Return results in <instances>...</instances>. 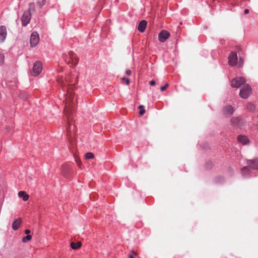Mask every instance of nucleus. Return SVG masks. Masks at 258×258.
Segmentation results:
<instances>
[{"instance_id": "35", "label": "nucleus", "mask_w": 258, "mask_h": 258, "mask_svg": "<svg viewBox=\"0 0 258 258\" xmlns=\"http://www.w3.org/2000/svg\"><path fill=\"white\" fill-rule=\"evenodd\" d=\"M244 13L245 14H247L249 13V10L248 9H245L244 11Z\"/></svg>"}, {"instance_id": "15", "label": "nucleus", "mask_w": 258, "mask_h": 258, "mask_svg": "<svg viewBox=\"0 0 258 258\" xmlns=\"http://www.w3.org/2000/svg\"><path fill=\"white\" fill-rule=\"evenodd\" d=\"M237 140L243 145H246L249 142L248 138L246 136L242 135H239L237 137Z\"/></svg>"}, {"instance_id": "17", "label": "nucleus", "mask_w": 258, "mask_h": 258, "mask_svg": "<svg viewBox=\"0 0 258 258\" xmlns=\"http://www.w3.org/2000/svg\"><path fill=\"white\" fill-rule=\"evenodd\" d=\"M18 196L20 198H22L23 200L24 201H27L28 200L29 196L26 194L25 191H20L18 193Z\"/></svg>"}, {"instance_id": "3", "label": "nucleus", "mask_w": 258, "mask_h": 258, "mask_svg": "<svg viewBox=\"0 0 258 258\" xmlns=\"http://www.w3.org/2000/svg\"><path fill=\"white\" fill-rule=\"evenodd\" d=\"M252 89L248 84L244 85L241 88L239 92V96L243 99L247 98L251 94Z\"/></svg>"}, {"instance_id": "32", "label": "nucleus", "mask_w": 258, "mask_h": 258, "mask_svg": "<svg viewBox=\"0 0 258 258\" xmlns=\"http://www.w3.org/2000/svg\"><path fill=\"white\" fill-rule=\"evenodd\" d=\"M156 83L155 81L152 80L150 82V85L151 86H154L155 85Z\"/></svg>"}, {"instance_id": "7", "label": "nucleus", "mask_w": 258, "mask_h": 258, "mask_svg": "<svg viewBox=\"0 0 258 258\" xmlns=\"http://www.w3.org/2000/svg\"><path fill=\"white\" fill-rule=\"evenodd\" d=\"M39 41V37L38 33L33 31L30 36V45L31 47L36 46Z\"/></svg>"}, {"instance_id": "34", "label": "nucleus", "mask_w": 258, "mask_h": 258, "mask_svg": "<svg viewBox=\"0 0 258 258\" xmlns=\"http://www.w3.org/2000/svg\"><path fill=\"white\" fill-rule=\"evenodd\" d=\"M131 74H132V72H131V70H127V71L126 72V74L127 75L130 76V75H131Z\"/></svg>"}, {"instance_id": "12", "label": "nucleus", "mask_w": 258, "mask_h": 258, "mask_svg": "<svg viewBox=\"0 0 258 258\" xmlns=\"http://www.w3.org/2000/svg\"><path fill=\"white\" fill-rule=\"evenodd\" d=\"M7 30L4 26H0V43L4 42L7 36Z\"/></svg>"}, {"instance_id": "21", "label": "nucleus", "mask_w": 258, "mask_h": 258, "mask_svg": "<svg viewBox=\"0 0 258 258\" xmlns=\"http://www.w3.org/2000/svg\"><path fill=\"white\" fill-rule=\"evenodd\" d=\"M246 108L250 111H253L255 109L254 105L251 103H247L246 105Z\"/></svg>"}, {"instance_id": "31", "label": "nucleus", "mask_w": 258, "mask_h": 258, "mask_svg": "<svg viewBox=\"0 0 258 258\" xmlns=\"http://www.w3.org/2000/svg\"><path fill=\"white\" fill-rule=\"evenodd\" d=\"M249 170V169L248 167H244L242 169V173H243L244 172H246V171H248Z\"/></svg>"}, {"instance_id": "2", "label": "nucleus", "mask_w": 258, "mask_h": 258, "mask_svg": "<svg viewBox=\"0 0 258 258\" xmlns=\"http://www.w3.org/2000/svg\"><path fill=\"white\" fill-rule=\"evenodd\" d=\"M63 58L66 62L71 67L75 66L78 63L79 58L73 51H69L64 54Z\"/></svg>"}, {"instance_id": "27", "label": "nucleus", "mask_w": 258, "mask_h": 258, "mask_svg": "<svg viewBox=\"0 0 258 258\" xmlns=\"http://www.w3.org/2000/svg\"><path fill=\"white\" fill-rule=\"evenodd\" d=\"M136 255H137V253L136 252H135L134 251H132L128 255V257L129 258H134V256Z\"/></svg>"}, {"instance_id": "26", "label": "nucleus", "mask_w": 258, "mask_h": 258, "mask_svg": "<svg viewBox=\"0 0 258 258\" xmlns=\"http://www.w3.org/2000/svg\"><path fill=\"white\" fill-rule=\"evenodd\" d=\"M45 3V0H39L38 2V4L40 7L43 6Z\"/></svg>"}, {"instance_id": "25", "label": "nucleus", "mask_w": 258, "mask_h": 258, "mask_svg": "<svg viewBox=\"0 0 258 258\" xmlns=\"http://www.w3.org/2000/svg\"><path fill=\"white\" fill-rule=\"evenodd\" d=\"M5 56L3 54L0 53V64H2L4 62Z\"/></svg>"}, {"instance_id": "22", "label": "nucleus", "mask_w": 258, "mask_h": 258, "mask_svg": "<svg viewBox=\"0 0 258 258\" xmlns=\"http://www.w3.org/2000/svg\"><path fill=\"white\" fill-rule=\"evenodd\" d=\"M144 108V106L142 105H140L138 107L140 109L139 113L141 115H143L145 113V110Z\"/></svg>"}, {"instance_id": "16", "label": "nucleus", "mask_w": 258, "mask_h": 258, "mask_svg": "<svg viewBox=\"0 0 258 258\" xmlns=\"http://www.w3.org/2000/svg\"><path fill=\"white\" fill-rule=\"evenodd\" d=\"M21 223V219L19 218L15 220L13 223H12V228L14 230H17Z\"/></svg>"}, {"instance_id": "20", "label": "nucleus", "mask_w": 258, "mask_h": 258, "mask_svg": "<svg viewBox=\"0 0 258 258\" xmlns=\"http://www.w3.org/2000/svg\"><path fill=\"white\" fill-rule=\"evenodd\" d=\"M28 94L27 92H21L19 97L20 98H22L24 100H26L28 98Z\"/></svg>"}, {"instance_id": "9", "label": "nucleus", "mask_w": 258, "mask_h": 258, "mask_svg": "<svg viewBox=\"0 0 258 258\" xmlns=\"http://www.w3.org/2000/svg\"><path fill=\"white\" fill-rule=\"evenodd\" d=\"M169 36L170 33L168 31L163 30L159 34V40L161 42H164L169 38Z\"/></svg>"}, {"instance_id": "11", "label": "nucleus", "mask_w": 258, "mask_h": 258, "mask_svg": "<svg viewBox=\"0 0 258 258\" xmlns=\"http://www.w3.org/2000/svg\"><path fill=\"white\" fill-rule=\"evenodd\" d=\"M223 112L225 116H230L234 112L233 108L231 106H226L223 108Z\"/></svg>"}, {"instance_id": "28", "label": "nucleus", "mask_w": 258, "mask_h": 258, "mask_svg": "<svg viewBox=\"0 0 258 258\" xmlns=\"http://www.w3.org/2000/svg\"><path fill=\"white\" fill-rule=\"evenodd\" d=\"M168 86V84L166 83L165 86H162L160 87V90L161 91H165Z\"/></svg>"}, {"instance_id": "4", "label": "nucleus", "mask_w": 258, "mask_h": 258, "mask_svg": "<svg viewBox=\"0 0 258 258\" xmlns=\"http://www.w3.org/2000/svg\"><path fill=\"white\" fill-rule=\"evenodd\" d=\"M245 80L243 77H236L231 82V86L233 88H239L242 85H245Z\"/></svg>"}, {"instance_id": "13", "label": "nucleus", "mask_w": 258, "mask_h": 258, "mask_svg": "<svg viewBox=\"0 0 258 258\" xmlns=\"http://www.w3.org/2000/svg\"><path fill=\"white\" fill-rule=\"evenodd\" d=\"M247 165L252 169H258V158L251 160L247 161Z\"/></svg>"}, {"instance_id": "14", "label": "nucleus", "mask_w": 258, "mask_h": 258, "mask_svg": "<svg viewBox=\"0 0 258 258\" xmlns=\"http://www.w3.org/2000/svg\"><path fill=\"white\" fill-rule=\"evenodd\" d=\"M147 25V22L146 21H145V20L141 21L139 24L138 30L141 32H144L146 29Z\"/></svg>"}, {"instance_id": "33", "label": "nucleus", "mask_w": 258, "mask_h": 258, "mask_svg": "<svg viewBox=\"0 0 258 258\" xmlns=\"http://www.w3.org/2000/svg\"><path fill=\"white\" fill-rule=\"evenodd\" d=\"M30 233V230L29 229H26L25 230V233L27 235H29V234Z\"/></svg>"}, {"instance_id": "29", "label": "nucleus", "mask_w": 258, "mask_h": 258, "mask_svg": "<svg viewBox=\"0 0 258 258\" xmlns=\"http://www.w3.org/2000/svg\"><path fill=\"white\" fill-rule=\"evenodd\" d=\"M122 80H124L125 81V83H126V85H128L130 84V80L128 78H122Z\"/></svg>"}, {"instance_id": "19", "label": "nucleus", "mask_w": 258, "mask_h": 258, "mask_svg": "<svg viewBox=\"0 0 258 258\" xmlns=\"http://www.w3.org/2000/svg\"><path fill=\"white\" fill-rule=\"evenodd\" d=\"M84 158L86 160L92 159L94 158V155L91 152H88L85 154Z\"/></svg>"}, {"instance_id": "1", "label": "nucleus", "mask_w": 258, "mask_h": 258, "mask_svg": "<svg viewBox=\"0 0 258 258\" xmlns=\"http://www.w3.org/2000/svg\"><path fill=\"white\" fill-rule=\"evenodd\" d=\"M58 83L62 88L64 91H67L65 99V106L64 108V113L67 117L68 126L67 127V132L69 136H72V133L76 132V127L73 124L72 120V116L75 111V106L76 103V98L75 93L73 91L74 85H70L71 77L69 75L67 77L63 79L62 77L57 79Z\"/></svg>"}, {"instance_id": "5", "label": "nucleus", "mask_w": 258, "mask_h": 258, "mask_svg": "<svg viewBox=\"0 0 258 258\" xmlns=\"http://www.w3.org/2000/svg\"><path fill=\"white\" fill-rule=\"evenodd\" d=\"M42 70V64L39 61H36L34 64L33 67V70L31 72L32 75L34 76H38L40 74Z\"/></svg>"}, {"instance_id": "36", "label": "nucleus", "mask_w": 258, "mask_h": 258, "mask_svg": "<svg viewBox=\"0 0 258 258\" xmlns=\"http://www.w3.org/2000/svg\"><path fill=\"white\" fill-rule=\"evenodd\" d=\"M32 7H34V4H30V8H31Z\"/></svg>"}, {"instance_id": "37", "label": "nucleus", "mask_w": 258, "mask_h": 258, "mask_svg": "<svg viewBox=\"0 0 258 258\" xmlns=\"http://www.w3.org/2000/svg\"><path fill=\"white\" fill-rule=\"evenodd\" d=\"M240 61H241V63H243V60H242V59L241 58H240Z\"/></svg>"}, {"instance_id": "24", "label": "nucleus", "mask_w": 258, "mask_h": 258, "mask_svg": "<svg viewBox=\"0 0 258 258\" xmlns=\"http://www.w3.org/2000/svg\"><path fill=\"white\" fill-rule=\"evenodd\" d=\"M239 118L238 117H233L231 119V121L232 123L236 124H237L239 122Z\"/></svg>"}, {"instance_id": "18", "label": "nucleus", "mask_w": 258, "mask_h": 258, "mask_svg": "<svg viewBox=\"0 0 258 258\" xmlns=\"http://www.w3.org/2000/svg\"><path fill=\"white\" fill-rule=\"evenodd\" d=\"M81 246V243L80 242H78L77 243L75 242H71V247L73 249H78Z\"/></svg>"}, {"instance_id": "8", "label": "nucleus", "mask_w": 258, "mask_h": 258, "mask_svg": "<svg viewBox=\"0 0 258 258\" xmlns=\"http://www.w3.org/2000/svg\"><path fill=\"white\" fill-rule=\"evenodd\" d=\"M237 55L235 52H231L228 57V63L231 66H235L237 62Z\"/></svg>"}, {"instance_id": "6", "label": "nucleus", "mask_w": 258, "mask_h": 258, "mask_svg": "<svg viewBox=\"0 0 258 258\" xmlns=\"http://www.w3.org/2000/svg\"><path fill=\"white\" fill-rule=\"evenodd\" d=\"M31 18V14L29 11H25L21 18V22L23 26H27Z\"/></svg>"}, {"instance_id": "23", "label": "nucleus", "mask_w": 258, "mask_h": 258, "mask_svg": "<svg viewBox=\"0 0 258 258\" xmlns=\"http://www.w3.org/2000/svg\"><path fill=\"white\" fill-rule=\"evenodd\" d=\"M32 238V236L30 235H27V236L24 237L22 239V241L23 242H26L29 240H30Z\"/></svg>"}, {"instance_id": "30", "label": "nucleus", "mask_w": 258, "mask_h": 258, "mask_svg": "<svg viewBox=\"0 0 258 258\" xmlns=\"http://www.w3.org/2000/svg\"><path fill=\"white\" fill-rule=\"evenodd\" d=\"M76 162H77V165L79 167V168H81V161L80 160H78V159H76Z\"/></svg>"}, {"instance_id": "10", "label": "nucleus", "mask_w": 258, "mask_h": 258, "mask_svg": "<svg viewBox=\"0 0 258 258\" xmlns=\"http://www.w3.org/2000/svg\"><path fill=\"white\" fill-rule=\"evenodd\" d=\"M61 172L63 177L69 178L71 174V169L67 165H63L62 166Z\"/></svg>"}]
</instances>
